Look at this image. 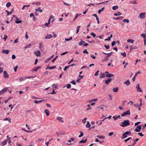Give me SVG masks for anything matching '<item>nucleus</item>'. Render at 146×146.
<instances>
[{
	"mask_svg": "<svg viewBox=\"0 0 146 146\" xmlns=\"http://www.w3.org/2000/svg\"><path fill=\"white\" fill-rule=\"evenodd\" d=\"M87 139H86L85 140H81L79 142V143H86L87 141Z\"/></svg>",
	"mask_w": 146,
	"mask_h": 146,
	"instance_id": "nucleus-39",
	"label": "nucleus"
},
{
	"mask_svg": "<svg viewBox=\"0 0 146 146\" xmlns=\"http://www.w3.org/2000/svg\"><path fill=\"white\" fill-rule=\"evenodd\" d=\"M90 35L94 37H95L96 36V34L94 33H92Z\"/></svg>",
	"mask_w": 146,
	"mask_h": 146,
	"instance_id": "nucleus-50",
	"label": "nucleus"
},
{
	"mask_svg": "<svg viewBox=\"0 0 146 146\" xmlns=\"http://www.w3.org/2000/svg\"><path fill=\"white\" fill-rule=\"evenodd\" d=\"M75 64H73L72 65H70V66H65V67H64V70H66L67 69H68L69 68V67L70 66H73L74 65H75Z\"/></svg>",
	"mask_w": 146,
	"mask_h": 146,
	"instance_id": "nucleus-30",
	"label": "nucleus"
},
{
	"mask_svg": "<svg viewBox=\"0 0 146 146\" xmlns=\"http://www.w3.org/2000/svg\"><path fill=\"white\" fill-rule=\"evenodd\" d=\"M100 77H99L100 78H104L105 77V74L104 73H103L102 72H101L100 73Z\"/></svg>",
	"mask_w": 146,
	"mask_h": 146,
	"instance_id": "nucleus-12",
	"label": "nucleus"
},
{
	"mask_svg": "<svg viewBox=\"0 0 146 146\" xmlns=\"http://www.w3.org/2000/svg\"><path fill=\"white\" fill-rule=\"evenodd\" d=\"M109 59L108 57L107 56H106L105 59L102 60V61L103 62H104L105 61H107Z\"/></svg>",
	"mask_w": 146,
	"mask_h": 146,
	"instance_id": "nucleus-27",
	"label": "nucleus"
},
{
	"mask_svg": "<svg viewBox=\"0 0 146 146\" xmlns=\"http://www.w3.org/2000/svg\"><path fill=\"white\" fill-rule=\"evenodd\" d=\"M34 42H31V43L29 44L28 45H27L26 46L24 47V48L25 49H26L27 48H29L31 46V45L32 44H34Z\"/></svg>",
	"mask_w": 146,
	"mask_h": 146,
	"instance_id": "nucleus-8",
	"label": "nucleus"
},
{
	"mask_svg": "<svg viewBox=\"0 0 146 146\" xmlns=\"http://www.w3.org/2000/svg\"><path fill=\"white\" fill-rule=\"evenodd\" d=\"M91 126V125L90 124L89 122L88 121L87 122V124L86 125V127H90Z\"/></svg>",
	"mask_w": 146,
	"mask_h": 146,
	"instance_id": "nucleus-35",
	"label": "nucleus"
},
{
	"mask_svg": "<svg viewBox=\"0 0 146 146\" xmlns=\"http://www.w3.org/2000/svg\"><path fill=\"white\" fill-rule=\"evenodd\" d=\"M141 125H140L137 127V128L135 129L134 131L137 132H139L141 131Z\"/></svg>",
	"mask_w": 146,
	"mask_h": 146,
	"instance_id": "nucleus-7",
	"label": "nucleus"
},
{
	"mask_svg": "<svg viewBox=\"0 0 146 146\" xmlns=\"http://www.w3.org/2000/svg\"><path fill=\"white\" fill-rule=\"evenodd\" d=\"M80 26H78L77 27V30L76 32V33L77 34L78 33L79 31V29L80 28Z\"/></svg>",
	"mask_w": 146,
	"mask_h": 146,
	"instance_id": "nucleus-42",
	"label": "nucleus"
},
{
	"mask_svg": "<svg viewBox=\"0 0 146 146\" xmlns=\"http://www.w3.org/2000/svg\"><path fill=\"white\" fill-rule=\"evenodd\" d=\"M131 134V132L130 131H126L125 133H123V136H124V135H130Z\"/></svg>",
	"mask_w": 146,
	"mask_h": 146,
	"instance_id": "nucleus-17",
	"label": "nucleus"
},
{
	"mask_svg": "<svg viewBox=\"0 0 146 146\" xmlns=\"http://www.w3.org/2000/svg\"><path fill=\"white\" fill-rule=\"evenodd\" d=\"M97 137L99 139H104L105 138V137L104 136V135H101V136H99V135H97Z\"/></svg>",
	"mask_w": 146,
	"mask_h": 146,
	"instance_id": "nucleus-31",
	"label": "nucleus"
},
{
	"mask_svg": "<svg viewBox=\"0 0 146 146\" xmlns=\"http://www.w3.org/2000/svg\"><path fill=\"white\" fill-rule=\"evenodd\" d=\"M80 15H79L78 13H76V16L75 17V18H74L73 21H74V20H75L77 18V17H78V16Z\"/></svg>",
	"mask_w": 146,
	"mask_h": 146,
	"instance_id": "nucleus-56",
	"label": "nucleus"
},
{
	"mask_svg": "<svg viewBox=\"0 0 146 146\" xmlns=\"http://www.w3.org/2000/svg\"><path fill=\"white\" fill-rule=\"evenodd\" d=\"M3 77L5 78H8L9 77L7 72L5 70L3 72Z\"/></svg>",
	"mask_w": 146,
	"mask_h": 146,
	"instance_id": "nucleus-6",
	"label": "nucleus"
},
{
	"mask_svg": "<svg viewBox=\"0 0 146 146\" xmlns=\"http://www.w3.org/2000/svg\"><path fill=\"white\" fill-rule=\"evenodd\" d=\"M52 37V36L51 35L47 34L45 38L46 39H49Z\"/></svg>",
	"mask_w": 146,
	"mask_h": 146,
	"instance_id": "nucleus-13",
	"label": "nucleus"
},
{
	"mask_svg": "<svg viewBox=\"0 0 146 146\" xmlns=\"http://www.w3.org/2000/svg\"><path fill=\"white\" fill-rule=\"evenodd\" d=\"M92 16H94L96 18V19L97 21V23L98 24L100 23V21L99 20V19L97 15L96 14H94L93 15H92Z\"/></svg>",
	"mask_w": 146,
	"mask_h": 146,
	"instance_id": "nucleus-11",
	"label": "nucleus"
},
{
	"mask_svg": "<svg viewBox=\"0 0 146 146\" xmlns=\"http://www.w3.org/2000/svg\"><path fill=\"white\" fill-rule=\"evenodd\" d=\"M104 46L107 49H108L110 48V46L109 45H107L105 44L104 45Z\"/></svg>",
	"mask_w": 146,
	"mask_h": 146,
	"instance_id": "nucleus-48",
	"label": "nucleus"
},
{
	"mask_svg": "<svg viewBox=\"0 0 146 146\" xmlns=\"http://www.w3.org/2000/svg\"><path fill=\"white\" fill-rule=\"evenodd\" d=\"M130 125L129 121L128 120H124L123 122L121 123V124L120 125L121 126L123 127L127 126Z\"/></svg>",
	"mask_w": 146,
	"mask_h": 146,
	"instance_id": "nucleus-1",
	"label": "nucleus"
},
{
	"mask_svg": "<svg viewBox=\"0 0 146 146\" xmlns=\"http://www.w3.org/2000/svg\"><path fill=\"white\" fill-rule=\"evenodd\" d=\"M112 53V52H111L110 53H108V54H107L108 55L106 56L108 58L110 57Z\"/></svg>",
	"mask_w": 146,
	"mask_h": 146,
	"instance_id": "nucleus-61",
	"label": "nucleus"
},
{
	"mask_svg": "<svg viewBox=\"0 0 146 146\" xmlns=\"http://www.w3.org/2000/svg\"><path fill=\"white\" fill-rule=\"evenodd\" d=\"M56 119L58 121L60 122H63L64 121L63 120H62V117H57Z\"/></svg>",
	"mask_w": 146,
	"mask_h": 146,
	"instance_id": "nucleus-14",
	"label": "nucleus"
},
{
	"mask_svg": "<svg viewBox=\"0 0 146 146\" xmlns=\"http://www.w3.org/2000/svg\"><path fill=\"white\" fill-rule=\"evenodd\" d=\"M27 77H21L19 79V81L20 82H21L22 81H23L25 80L26 78H27Z\"/></svg>",
	"mask_w": 146,
	"mask_h": 146,
	"instance_id": "nucleus-22",
	"label": "nucleus"
},
{
	"mask_svg": "<svg viewBox=\"0 0 146 146\" xmlns=\"http://www.w3.org/2000/svg\"><path fill=\"white\" fill-rule=\"evenodd\" d=\"M7 142V141L6 140H5L1 143V145L3 146L5 145L6 144Z\"/></svg>",
	"mask_w": 146,
	"mask_h": 146,
	"instance_id": "nucleus-23",
	"label": "nucleus"
},
{
	"mask_svg": "<svg viewBox=\"0 0 146 146\" xmlns=\"http://www.w3.org/2000/svg\"><path fill=\"white\" fill-rule=\"evenodd\" d=\"M131 139H132L131 137H129L127 138V139L125 140H124V141L126 143L128 141H129Z\"/></svg>",
	"mask_w": 146,
	"mask_h": 146,
	"instance_id": "nucleus-46",
	"label": "nucleus"
},
{
	"mask_svg": "<svg viewBox=\"0 0 146 146\" xmlns=\"http://www.w3.org/2000/svg\"><path fill=\"white\" fill-rule=\"evenodd\" d=\"M141 36L143 37L144 38H146V33H143L141 34Z\"/></svg>",
	"mask_w": 146,
	"mask_h": 146,
	"instance_id": "nucleus-33",
	"label": "nucleus"
},
{
	"mask_svg": "<svg viewBox=\"0 0 146 146\" xmlns=\"http://www.w3.org/2000/svg\"><path fill=\"white\" fill-rule=\"evenodd\" d=\"M72 37H71L70 38H67V39H65V40L67 41H69L70 40H72Z\"/></svg>",
	"mask_w": 146,
	"mask_h": 146,
	"instance_id": "nucleus-62",
	"label": "nucleus"
},
{
	"mask_svg": "<svg viewBox=\"0 0 146 146\" xmlns=\"http://www.w3.org/2000/svg\"><path fill=\"white\" fill-rule=\"evenodd\" d=\"M63 2H64V4L67 6H68L70 5V4L68 3H66L64 1H63Z\"/></svg>",
	"mask_w": 146,
	"mask_h": 146,
	"instance_id": "nucleus-58",
	"label": "nucleus"
},
{
	"mask_svg": "<svg viewBox=\"0 0 146 146\" xmlns=\"http://www.w3.org/2000/svg\"><path fill=\"white\" fill-rule=\"evenodd\" d=\"M111 80L112 79L111 78H109L105 81V83L107 85H108Z\"/></svg>",
	"mask_w": 146,
	"mask_h": 146,
	"instance_id": "nucleus-10",
	"label": "nucleus"
},
{
	"mask_svg": "<svg viewBox=\"0 0 146 146\" xmlns=\"http://www.w3.org/2000/svg\"><path fill=\"white\" fill-rule=\"evenodd\" d=\"M96 123L97 124H98L99 125H100L102 124V121L100 122L99 121H98L96 122Z\"/></svg>",
	"mask_w": 146,
	"mask_h": 146,
	"instance_id": "nucleus-53",
	"label": "nucleus"
},
{
	"mask_svg": "<svg viewBox=\"0 0 146 146\" xmlns=\"http://www.w3.org/2000/svg\"><path fill=\"white\" fill-rule=\"evenodd\" d=\"M35 54L37 57L41 55L40 52V51L38 50L35 51Z\"/></svg>",
	"mask_w": 146,
	"mask_h": 146,
	"instance_id": "nucleus-9",
	"label": "nucleus"
},
{
	"mask_svg": "<svg viewBox=\"0 0 146 146\" xmlns=\"http://www.w3.org/2000/svg\"><path fill=\"white\" fill-rule=\"evenodd\" d=\"M3 68L1 66V64H0V74L2 73L3 72Z\"/></svg>",
	"mask_w": 146,
	"mask_h": 146,
	"instance_id": "nucleus-41",
	"label": "nucleus"
},
{
	"mask_svg": "<svg viewBox=\"0 0 146 146\" xmlns=\"http://www.w3.org/2000/svg\"><path fill=\"white\" fill-rule=\"evenodd\" d=\"M124 84H126L127 86H129L130 84V82L129 80H127L124 82Z\"/></svg>",
	"mask_w": 146,
	"mask_h": 146,
	"instance_id": "nucleus-24",
	"label": "nucleus"
},
{
	"mask_svg": "<svg viewBox=\"0 0 146 146\" xmlns=\"http://www.w3.org/2000/svg\"><path fill=\"white\" fill-rule=\"evenodd\" d=\"M121 13L119 11H118L116 13H114V15L116 16H118L121 15Z\"/></svg>",
	"mask_w": 146,
	"mask_h": 146,
	"instance_id": "nucleus-25",
	"label": "nucleus"
},
{
	"mask_svg": "<svg viewBox=\"0 0 146 146\" xmlns=\"http://www.w3.org/2000/svg\"><path fill=\"white\" fill-rule=\"evenodd\" d=\"M99 70H98L94 74V76H98L99 75Z\"/></svg>",
	"mask_w": 146,
	"mask_h": 146,
	"instance_id": "nucleus-47",
	"label": "nucleus"
},
{
	"mask_svg": "<svg viewBox=\"0 0 146 146\" xmlns=\"http://www.w3.org/2000/svg\"><path fill=\"white\" fill-rule=\"evenodd\" d=\"M136 88L137 90V92H143V90L141 89L140 87V85L139 84H138L136 86Z\"/></svg>",
	"mask_w": 146,
	"mask_h": 146,
	"instance_id": "nucleus-5",
	"label": "nucleus"
},
{
	"mask_svg": "<svg viewBox=\"0 0 146 146\" xmlns=\"http://www.w3.org/2000/svg\"><path fill=\"white\" fill-rule=\"evenodd\" d=\"M119 88L118 87H116L113 89V90L114 92H116L118 91Z\"/></svg>",
	"mask_w": 146,
	"mask_h": 146,
	"instance_id": "nucleus-20",
	"label": "nucleus"
},
{
	"mask_svg": "<svg viewBox=\"0 0 146 146\" xmlns=\"http://www.w3.org/2000/svg\"><path fill=\"white\" fill-rule=\"evenodd\" d=\"M113 118L114 120H116L117 119L118 117H117V116H113Z\"/></svg>",
	"mask_w": 146,
	"mask_h": 146,
	"instance_id": "nucleus-60",
	"label": "nucleus"
},
{
	"mask_svg": "<svg viewBox=\"0 0 146 146\" xmlns=\"http://www.w3.org/2000/svg\"><path fill=\"white\" fill-rule=\"evenodd\" d=\"M134 40H132L131 39H129L127 40V42H131L132 43H133L134 42Z\"/></svg>",
	"mask_w": 146,
	"mask_h": 146,
	"instance_id": "nucleus-37",
	"label": "nucleus"
},
{
	"mask_svg": "<svg viewBox=\"0 0 146 146\" xmlns=\"http://www.w3.org/2000/svg\"><path fill=\"white\" fill-rule=\"evenodd\" d=\"M84 43V41H83L82 40L79 43V45L80 46H81Z\"/></svg>",
	"mask_w": 146,
	"mask_h": 146,
	"instance_id": "nucleus-43",
	"label": "nucleus"
},
{
	"mask_svg": "<svg viewBox=\"0 0 146 146\" xmlns=\"http://www.w3.org/2000/svg\"><path fill=\"white\" fill-rule=\"evenodd\" d=\"M130 114V110H128L126 111L123 112V113L121 114V116L122 117L125 116L126 115H129Z\"/></svg>",
	"mask_w": 146,
	"mask_h": 146,
	"instance_id": "nucleus-4",
	"label": "nucleus"
},
{
	"mask_svg": "<svg viewBox=\"0 0 146 146\" xmlns=\"http://www.w3.org/2000/svg\"><path fill=\"white\" fill-rule=\"evenodd\" d=\"M11 3L10 2H8L6 5V6L7 7H9L11 5Z\"/></svg>",
	"mask_w": 146,
	"mask_h": 146,
	"instance_id": "nucleus-36",
	"label": "nucleus"
},
{
	"mask_svg": "<svg viewBox=\"0 0 146 146\" xmlns=\"http://www.w3.org/2000/svg\"><path fill=\"white\" fill-rule=\"evenodd\" d=\"M146 17L145 13H140L139 17H140L141 19H143Z\"/></svg>",
	"mask_w": 146,
	"mask_h": 146,
	"instance_id": "nucleus-2",
	"label": "nucleus"
},
{
	"mask_svg": "<svg viewBox=\"0 0 146 146\" xmlns=\"http://www.w3.org/2000/svg\"><path fill=\"white\" fill-rule=\"evenodd\" d=\"M80 134L79 136V137H81L83 135V133L82 132L80 131Z\"/></svg>",
	"mask_w": 146,
	"mask_h": 146,
	"instance_id": "nucleus-63",
	"label": "nucleus"
},
{
	"mask_svg": "<svg viewBox=\"0 0 146 146\" xmlns=\"http://www.w3.org/2000/svg\"><path fill=\"white\" fill-rule=\"evenodd\" d=\"M40 68V66L35 67L32 69V70L33 71H35L36 72L38 69Z\"/></svg>",
	"mask_w": 146,
	"mask_h": 146,
	"instance_id": "nucleus-15",
	"label": "nucleus"
},
{
	"mask_svg": "<svg viewBox=\"0 0 146 146\" xmlns=\"http://www.w3.org/2000/svg\"><path fill=\"white\" fill-rule=\"evenodd\" d=\"M45 113H46L47 116H48L49 115V112L48 110H44Z\"/></svg>",
	"mask_w": 146,
	"mask_h": 146,
	"instance_id": "nucleus-26",
	"label": "nucleus"
},
{
	"mask_svg": "<svg viewBox=\"0 0 146 146\" xmlns=\"http://www.w3.org/2000/svg\"><path fill=\"white\" fill-rule=\"evenodd\" d=\"M34 4H35L36 5H40V2H37L32 3L33 5Z\"/></svg>",
	"mask_w": 146,
	"mask_h": 146,
	"instance_id": "nucleus-38",
	"label": "nucleus"
},
{
	"mask_svg": "<svg viewBox=\"0 0 146 146\" xmlns=\"http://www.w3.org/2000/svg\"><path fill=\"white\" fill-rule=\"evenodd\" d=\"M121 55L123 56L124 57H125L126 56V54L125 52H123L121 53Z\"/></svg>",
	"mask_w": 146,
	"mask_h": 146,
	"instance_id": "nucleus-45",
	"label": "nucleus"
},
{
	"mask_svg": "<svg viewBox=\"0 0 146 146\" xmlns=\"http://www.w3.org/2000/svg\"><path fill=\"white\" fill-rule=\"evenodd\" d=\"M22 22L21 21H18L16 20L15 21V22L17 23H21Z\"/></svg>",
	"mask_w": 146,
	"mask_h": 146,
	"instance_id": "nucleus-55",
	"label": "nucleus"
},
{
	"mask_svg": "<svg viewBox=\"0 0 146 146\" xmlns=\"http://www.w3.org/2000/svg\"><path fill=\"white\" fill-rule=\"evenodd\" d=\"M7 36L6 35H5L4 36V37L3 39L5 40L7 39Z\"/></svg>",
	"mask_w": 146,
	"mask_h": 146,
	"instance_id": "nucleus-59",
	"label": "nucleus"
},
{
	"mask_svg": "<svg viewBox=\"0 0 146 146\" xmlns=\"http://www.w3.org/2000/svg\"><path fill=\"white\" fill-rule=\"evenodd\" d=\"M56 66H51V67H49V66H47L46 69L48 68V69H52L55 68H56Z\"/></svg>",
	"mask_w": 146,
	"mask_h": 146,
	"instance_id": "nucleus-29",
	"label": "nucleus"
},
{
	"mask_svg": "<svg viewBox=\"0 0 146 146\" xmlns=\"http://www.w3.org/2000/svg\"><path fill=\"white\" fill-rule=\"evenodd\" d=\"M50 19H49V20H48V23H46L45 24V26H48V25L49 24V23H50Z\"/></svg>",
	"mask_w": 146,
	"mask_h": 146,
	"instance_id": "nucleus-57",
	"label": "nucleus"
},
{
	"mask_svg": "<svg viewBox=\"0 0 146 146\" xmlns=\"http://www.w3.org/2000/svg\"><path fill=\"white\" fill-rule=\"evenodd\" d=\"M44 101V100H40L39 101H37V100H35L34 101V102L35 103H36V104H37L38 103H41L42 101Z\"/></svg>",
	"mask_w": 146,
	"mask_h": 146,
	"instance_id": "nucleus-18",
	"label": "nucleus"
},
{
	"mask_svg": "<svg viewBox=\"0 0 146 146\" xmlns=\"http://www.w3.org/2000/svg\"><path fill=\"white\" fill-rule=\"evenodd\" d=\"M104 8L103 7V8H102L101 9L99 10L98 11V13L100 14L102 11H104Z\"/></svg>",
	"mask_w": 146,
	"mask_h": 146,
	"instance_id": "nucleus-32",
	"label": "nucleus"
},
{
	"mask_svg": "<svg viewBox=\"0 0 146 146\" xmlns=\"http://www.w3.org/2000/svg\"><path fill=\"white\" fill-rule=\"evenodd\" d=\"M35 11L36 12L39 11L40 13H41L42 11V10L40 9V7H38V8L36 9Z\"/></svg>",
	"mask_w": 146,
	"mask_h": 146,
	"instance_id": "nucleus-21",
	"label": "nucleus"
},
{
	"mask_svg": "<svg viewBox=\"0 0 146 146\" xmlns=\"http://www.w3.org/2000/svg\"><path fill=\"white\" fill-rule=\"evenodd\" d=\"M70 83H71L72 84H73L74 85H75L76 84V83L74 80H72Z\"/></svg>",
	"mask_w": 146,
	"mask_h": 146,
	"instance_id": "nucleus-52",
	"label": "nucleus"
},
{
	"mask_svg": "<svg viewBox=\"0 0 146 146\" xmlns=\"http://www.w3.org/2000/svg\"><path fill=\"white\" fill-rule=\"evenodd\" d=\"M105 73L106 74V76L108 78H111L113 76V75L111 74H109L108 72L106 71Z\"/></svg>",
	"mask_w": 146,
	"mask_h": 146,
	"instance_id": "nucleus-3",
	"label": "nucleus"
},
{
	"mask_svg": "<svg viewBox=\"0 0 146 146\" xmlns=\"http://www.w3.org/2000/svg\"><path fill=\"white\" fill-rule=\"evenodd\" d=\"M123 21L124 23H125V22H126L127 23H128L129 22V21L128 19H124L123 20Z\"/></svg>",
	"mask_w": 146,
	"mask_h": 146,
	"instance_id": "nucleus-44",
	"label": "nucleus"
},
{
	"mask_svg": "<svg viewBox=\"0 0 146 146\" xmlns=\"http://www.w3.org/2000/svg\"><path fill=\"white\" fill-rule=\"evenodd\" d=\"M130 3L131 4H137V1L135 0L134 1H130Z\"/></svg>",
	"mask_w": 146,
	"mask_h": 146,
	"instance_id": "nucleus-28",
	"label": "nucleus"
},
{
	"mask_svg": "<svg viewBox=\"0 0 146 146\" xmlns=\"http://www.w3.org/2000/svg\"><path fill=\"white\" fill-rule=\"evenodd\" d=\"M9 51L8 50H3L2 51V53H5L6 54H8Z\"/></svg>",
	"mask_w": 146,
	"mask_h": 146,
	"instance_id": "nucleus-19",
	"label": "nucleus"
},
{
	"mask_svg": "<svg viewBox=\"0 0 146 146\" xmlns=\"http://www.w3.org/2000/svg\"><path fill=\"white\" fill-rule=\"evenodd\" d=\"M83 53H86L87 54H89L88 52L87 51V50L86 49H85L83 51Z\"/></svg>",
	"mask_w": 146,
	"mask_h": 146,
	"instance_id": "nucleus-49",
	"label": "nucleus"
},
{
	"mask_svg": "<svg viewBox=\"0 0 146 146\" xmlns=\"http://www.w3.org/2000/svg\"><path fill=\"white\" fill-rule=\"evenodd\" d=\"M127 137V135H124V136H123V135H122V136H121V138L122 139H124L126 137Z\"/></svg>",
	"mask_w": 146,
	"mask_h": 146,
	"instance_id": "nucleus-51",
	"label": "nucleus"
},
{
	"mask_svg": "<svg viewBox=\"0 0 146 146\" xmlns=\"http://www.w3.org/2000/svg\"><path fill=\"white\" fill-rule=\"evenodd\" d=\"M71 87V85L70 84H68L67 86L66 87L67 88H70Z\"/></svg>",
	"mask_w": 146,
	"mask_h": 146,
	"instance_id": "nucleus-54",
	"label": "nucleus"
},
{
	"mask_svg": "<svg viewBox=\"0 0 146 146\" xmlns=\"http://www.w3.org/2000/svg\"><path fill=\"white\" fill-rule=\"evenodd\" d=\"M5 12H6L7 13V15L8 16L10 14H11L12 13V12L11 11L10 12H9L7 10H5Z\"/></svg>",
	"mask_w": 146,
	"mask_h": 146,
	"instance_id": "nucleus-40",
	"label": "nucleus"
},
{
	"mask_svg": "<svg viewBox=\"0 0 146 146\" xmlns=\"http://www.w3.org/2000/svg\"><path fill=\"white\" fill-rule=\"evenodd\" d=\"M7 89L5 88H4L0 92V95H1L3 94L5 92L7 91Z\"/></svg>",
	"mask_w": 146,
	"mask_h": 146,
	"instance_id": "nucleus-16",
	"label": "nucleus"
},
{
	"mask_svg": "<svg viewBox=\"0 0 146 146\" xmlns=\"http://www.w3.org/2000/svg\"><path fill=\"white\" fill-rule=\"evenodd\" d=\"M118 8V6L117 5L113 6L112 7V9L114 10H116Z\"/></svg>",
	"mask_w": 146,
	"mask_h": 146,
	"instance_id": "nucleus-34",
	"label": "nucleus"
},
{
	"mask_svg": "<svg viewBox=\"0 0 146 146\" xmlns=\"http://www.w3.org/2000/svg\"><path fill=\"white\" fill-rule=\"evenodd\" d=\"M141 123L140 122H138L135 123V126H136L138 125Z\"/></svg>",
	"mask_w": 146,
	"mask_h": 146,
	"instance_id": "nucleus-64",
	"label": "nucleus"
}]
</instances>
